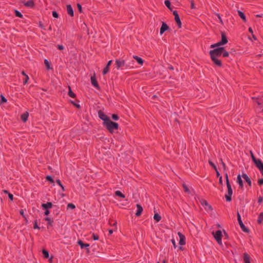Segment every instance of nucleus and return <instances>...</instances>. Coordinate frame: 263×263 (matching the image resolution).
Instances as JSON below:
<instances>
[{
  "instance_id": "1",
  "label": "nucleus",
  "mask_w": 263,
  "mask_h": 263,
  "mask_svg": "<svg viewBox=\"0 0 263 263\" xmlns=\"http://www.w3.org/2000/svg\"><path fill=\"white\" fill-rule=\"evenodd\" d=\"M216 49H214L210 51V54L212 60L216 65L221 66V63L220 60L217 59V57L221 55L224 50L223 47H217Z\"/></svg>"
},
{
  "instance_id": "2",
  "label": "nucleus",
  "mask_w": 263,
  "mask_h": 263,
  "mask_svg": "<svg viewBox=\"0 0 263 263\" xmlns=\"http://www.w3.org/2000/svg\"><path fill=\"white\" fill-rule=\"evenodd\" d=\"M226 182H227V186L228 188V192L227 194H226L225 197L227 201H230L231 200V196L233 193V191L231 186V184L229 181L228 175H226Z\"/></svg>"
},
{
  "instance_id": "3",
  "label": "nucleus",
  "mask_w": 263,
  "mask_h": 263,
  "mask_svg": "<svg viewBox=\"0 0 263 263\" xmlns=\"http://www.w3.org/2000/svg\"><path fill=\"white\" fill-rule=\"evenodd\" d=\"M106 128L110 132H113L114 130L117 129L118 127V124L110 120L107 121L106 123L104 124Z\"/></svg>"
},
{
  "instance_id": "4",
  "label": "nucleus",
  "mask_w": 263,
  "mask_h": 263,
  "mask_svg": "<svg viewBox=\"0 0 263 263\" xmlns=\"http://www.w3.org/2000/svg\"><path fill=\"white\" fill-rule=\"evenodd\" d=\"M228 42V40L226 36L224 33H222L221 34V41L218 42L216 44H212L211 45V48H214L217 47H219L221 45L226 44Z\"/></svg>"
},
{
  "instance_id": "5",
  "label": "nucleus",
  "mask_w": 263,
  "mask_h": 263,
  "mask_svg": "<svg viewBox=\"0 0 263 263\" xmlns=\"http://www.w3.org/2000/svg\"><path fill=\"white\" fill-rule=\"evenodd\" d=\"M212 234L213 235L215 239L217 241V242L219 245H222V241H221V238H222V233L220 230H218L216 231L215 232H213Z\"/></svg>"
},
{
  "instance_id": "6",
  "label": "nucleus",
  "mask_w": 263,
  "mask_h": 263,
  "mask_svg": "<svg viewBox=\"0 0 263 263\" xmlns=\"http://www.w3.org/2000/svg\"><path fill=\"white\" fill-rule=\"evenodd\" d=\"M237 219H238V221L239 226H240L241 229H242V230L245 232H248V230L246 228V227L245 226V225L243 224V222H242V221L241 220L240 215L239 214V213H237Z\"/></svg>"
},
{
  "instance_id": "7",
  "label": "nucleus",
  "mask_w": 263,
  "mask_h": 263,
  "mask_svg": "<svg viewBox=\"0 0 263 263\" xmlns=\"http://www.w3.org/2000/svg\"><path fill=\"white\" fill-rule=\"evenodd\" d=\"M116 65L118 69H122L125 65V63L122 60H116Z\"/></svg>"
},
{
  "instance_id": "8",
  "label": "nucleus",
  "mask_w": 263,
  "mask_h": 263,
  "mask_svg": "<svg viewBox=\"0 0 263 263\" xmlns=\"http://www.w3.org/2000/svg\"><path fill=\"white\" fill-rule=\"evenodd\" d=\"M98 115L99 118L104 121V124L109 120V118L101 111L98 112Z\"/></svg>"
},
{
  "instance_id": "9",
  "label": "nucleus",
  "mask_w": 263,
  "mask_h": 263,
  "mask_svg": "<svg viewBox=\"0 0 263 263\" xmlns=\"http://www.w3.org/2000/svg\"><path fill=\"white\" fill-rule=\"evenodd\" d=\"M256 166V167L259 170L261 174L263 175V163L260 161V160H257V161H256L254 163Z\"/></svg>"
},
{
  "instance_id": "10",
  "label": "nucleus",
  "mask_w": 263,
  "mask_h": 263,
  "mask_svg": "<svg viewBox=\"0 0 263 263\" xmlns=\"http://www.w3.org/2000/svg\"><path fill=\"white\" fill-rule=\"evenodd\" d=\"M201 203L202 205V206L204 208L205 210L209 211L212 210L211 206L209 205L205 200H202L201 201Z\"/></svg>"
},
{
  "instance_id": "11",
  "label": "nucleus",
  "mask_w": 263,
  "mask_h": 263,
  "mask_svg": "<svg viewBox=\"0 0 263 263\" xmlns=\"http://www.w3.org/2000/svg\"><path fill=\"white\" fill-rule=\"evenodd\" d=\"M178 234L179 237V244L180 245H184L185 243V236L183 234H182L180 232H178Z\"/></svg>"
},
{
  "instance_id": "12",
  "label": "nucleus",
  "mask_w": 263,
  "mask_h": 263,
  "mask_svg": "<svg viewBox=\"0 0 263 263\" xmlns=\"http://www.w3.org/2000/svg\"><path fill=\"white\" fill-rule=\"evenodd\" d=\"M168 29V26L165 23H162L161 27L160 28V33L162 34L164 32L167 30Z\"/></svg>"
},
{
  "instance_id": "13",
  "label": "nucleus",
  "mask_w": 263,
  "mask_h": 263,
  "mask_svg": "<svg viewBox=\"0 0 263 263\" xmlns=\"http://www.w3.org/2000/svg\"><path fill=\"white\" fill-rule=\"evenodd\" d=\"M136 206H137V212L136 213V215L137 216H139L141 213H142V212L143 211V208L139 204H137L136 205Z\"/></svg>"
},
{
  "instance_id": "14",
  "label": "nucleus",
  "mask_w": 263,
  "mask_h": 263,
  "mask_svg": "<svg viewBox=\"0 0 263 263\" xmlns=\"http://www.w3.org/2000/svg\"><path fill=\"white\" fill-rule=\"evenodd\" d=\"M111 63H112V60H110L108 61V62L107 64V65L103 69V74H106L109 71V66H110Z\"/></svg>"
},
{
  "instance_id": "15",
  "label": "nucleus",
  "mask_w": 263,
  "mask_h": 263,
  "mask_svg": "<svg viewBox=\"0 0 263 263\" xmlns=\"http://www.w3.org/2000/svg\"><path fill=\"white\" fill-rule=\"evenodd\" d=\"M242 177L245 179V180L249 184L250 186L251 185V181L249 177L246 174H243L242 175Z\"/></svg>"
},
{
  "instance_id": "16",
  "label": "nucleus",
  "mask_w": 263,
  "mask_h": 263,
  "mask_svg": "<svg viewBox=\"0 0 263 263\" xmlns=\"http://www.w3.org/2000/svg\"><path fill=\"white\" fill-rule=\"evenodd\" d=\"M243 261L245 263H251L250 262V257L247 253L243 254Z\"/></svg>"
},
{
  "instance_id": "17",
  "label": "nucleus",
  "mask_w": 263,
  "mask_h": 263,
  "mask_svg": "<svg viewBox=\"0 0 263 263\" xmlns=\"http://www.w3.org/2000/svg\"><path fill=\"white\" fill-rule=\"evenodd\" d=\"M91 82L92 85L96 88L98 87V84L96 81L95 76L91 77Z\"/></svg>"
},
{
  "instance_id": "18",
  "label": "nucleus",
  "mask_w": 263,
  "mask_h": 263,
  "mask_svg": "<svg viewBox=\"0 0 263 263\" xmlns=\"http://www.w3.org/2000/svg\"><path fill=\"white\" fill-rule=\"evenodd\" d=\"M67 13L71 16L73 15V11L70 5H67Z\"/></svg>"
},
{
  "instance_id": "19",
  "label": "nucleus",
  "mask_w": 263,
  "mask_h": 263,
  "mask_svg": "<svg viewBox=\"0 0 263 263\" xmlns=\"http://www.w3.org/2000/svg\"><path fill=\"white\" fill-rule=\"evenodd\" d=\"M78 243L82 249L87 248L89 246L88 243H84L81 240H79Z\"/></svg>"
},
{
  "instance_id": "20",
  "label": "nucleus",
  "mask_w": 263,
  "mask_h": 263,
  "mask_svg": "<svg viewBox=\"0 0 263 263\" xmlns=\"http://www.w3.org/2000/svg\"><path fill=\"white\" fill-rule=\"evenodd\" d=\"M52 203L51 202H47V203H43L42 204V206L45 209H47L48 208H51L52 207Z\"/></svg>"
},
{
  "instance_id": "21",
  "label": "nucleus",
  "mask_w": 263,
  "mask_h": 263,
  "mask_svg": "<svg viewBox=\"0 0 263 263\" xmlns=\"http://www.w3.org/2000/svg\"><path fill=\"white\" fill-rule=\"evenodd\" d=\"M29 116V113L28 112H26L25 113L23 114L21 116V119L24 121L26 122L27 120V118Z\"/></svg>"
},
{
  "instance_id": "22",
  "label": "nucleus",
  "mask_w": 263,
  "mask_h": 263,
  "mask_svg": "<svg viewBox=\"0 0 263 263\" xmlns=\"http://www.w3.org/2000/svg\"><path fill=\"white\" fill-rule=\"evenodd\" d=\"M133 58L136 60V61L138 63V64H140V65H142L143 63V60L141 58H139L137 56H136V55H134L133 56Z\"/></svg>"
},
{
  "instance_id": "23",
  "label": "nucleus",
  "mask_w": 263,
  "mask_h": 263,
  "mask_svg": "<svg viewBox=\"0 0 263 263\" xmlns=\"http://www.w3.org/2000/svg\"><path fill=\"white\" fill-rule=\"evenodd\" d=\"M237 182L239 184V186L241 187H242V186H243V183H242V180L241 179V176H240V175L237 176Z\"/></svg>"
},
{
  "instance_id": "24",
  "label": "nucleus",
  "mask_w": 263,
  "mask_h": 263,
  "mask_svg": "<svg viewBox=\"0 0 263 263\" xmlns=\"http://www.w3.org/2000/svg\"><path fill=\"white\" fill-rule=\"evenodd\" d=\"M161 217L160 215H159L158 213H155L154 216V219L157 222L161 220Z\"/></svg>"
},
{
  "instance_id": "25",
  "label": "nucleus",
  "mask_w": 263,
  "mask_h": 263,
  "mask_svg": "<svg viewBox=\"0 0 263 263\" xmlns=\"http://www.w3.org/2000/svg\"><path fill=\"white\" fill-rule=\"evenodd\" d=\"M24 5L27 7H32L33 6L34 3L32 1H29L25 3Z\"/></svg>"
},
{
  "instance_id": "26",
  "label": "nucleus",
  "mask_w": 263,
  "mask_h": 263,
  "mask_svg": "<svg viewBox=\"0 0 263 263\" xmlns=\"http://www.w3.org/2000/svg\"><path fill=\"white\" fill-rule=\"evenodd\" d=\"M238 13L239 16L242 19L243 21H246V16L243 12L238 10Z\"/></svg>"
},
{
  "instance_id": "27",
  "label": "nucleus",
  "mask_w": 263,
  "mask_h": 263,
  "mask_svg": "<svg viewBox=\"0 0 263 263\" xmlns=\"http://www.w3.org/2000/svg\"><path fill=\"white\" fill-rule=\"evenodd\" d=\"M175 21L176 22V23L177 24V25H178V26L179 27H181V21H180V20L179 18V15L178 16H176L175 17Z\"/></svg>"
},
{
  "instance_id": "28",
  "label": "nucleus",
  "mask_w": 263,
  "mask_h": 263,
  "mask_svg": "<svg viewBox=\"0 0 263 263\" xmlns=\"http://www.w3.org/2000/svg\"><path fill=\"white\" fill-rule=\"evenodd\" d=\"M115 195L122 198H124L125 197V196L119 191H116L115 192Z\"/></svg>"
},
{
  "instance_id": "29",
  "label": "nucleus",
  "mask_w": 263,
  "mask_h": 263,
  "mask_svg": "<svg viewBox=\"0 0 263 263\" xmlns=\"http://www.w3.org/2000/svg\"><path fill=\"white\" fill-rule=\"evenodd\" d=\"M256 102L259 106L263 105V97L257 99Z\"/></svg>"
},
{
  "instance_id": "30",
  "label": "nucleus",
  "mask_w": 263,
  "mask_h": 263,
  "mask_svg": "<svg viewBox=\"0 0 263 263\" xmlns=\"http://www.w3.org/2000/svg\"><path fill=\"white\" fill-rule=\"evenodd\" d=\"M44 63L47 69H51V67L50 66V63L47 60L45 59L44 60Z\"/></svg>"
},
{
  "instance_id": "31",
  "label": "nucleus",
  "mask_w": 263,
  "mask_h": 263,
  "mask_svg": "<svg viewBox=\"0 0 263 263\" xmlns=\"http://www.w3.org/2000/svg\"><path fill=\"white\" fill-rule=\"evenodd\" d=\"M68 95L71 98L75 97V94L72 91L70 87H69Z\"/></svg>"
},
{
  "instance_id": "32",
  "label": "nucleus",
  "mask_w": 263,
  "mask_h": 263,
  "mask_svg": "<svg viewBox=\"0 0 263 263\" xmlns=\"http://www.w3.org/2000/svg\"><path fill=\"white\" fill-rule=\"evenodd\" d=\"M263 220V213H261L258 218V222L259 223H261L262 221Z\"/></svg>"
},
{
  "instance_id": "33",
  "label": "nucleus",
  "mask_w": 263,
  "mask_h": 263,
  "mask_svg": "<svg viewBox=\"0 0 263 263\" xmlns=\"http://www.w3.org/2000/svg\"><path fill=\"white\" fill-rule=\"evenodd\" d=\"M164 4H165V5H166V6L168 8H169L170 9H171V7H170V6H171V3H170V2L169 1H167H167H165L164 2Z\"/></svg>"
},
{
  "instance_id": "34",
  "label": "nucleus",
  "mask_w": 263,
  "mask_h": 263,
  "mask_svg": "<svg viewBox=\"0 0 263 263\" xmlns=\"http://www.w3.org/2000/svg\"><path fill=\"white\" fill-rule=\"evenodd\" d=\"M42 252H43V254H44L45 258L49 257V253L46 250H43Z\"/></svg>"
},
{
  "instance_id": "35",
  "label": "nucleus",
  "mask_w": 263,
  "mask_h": 263,
  "mask_svg": "<svg viewBox=\"0 0 263 263\" xmlns=\"http://www.w3.org/2000/svg\"><path fill=\"white\" fill-rule=\"evenodd\" d=\"M15 13L16 16H17V17H23V15L21 13V12H20L19 11H18L17 10L15 11Z\"/></svg>"
},
{
  "instance_id": "36",
  "label": "nucleus",
  "mask_w": 263,
  "mask_h": 263,
  "mask_svg": "<svg viewBox=\"0 0 263 263\" xmlns=\"http://www.w3.org/2000/svg\"><path fill=\"white\" fill-rule=\"evenodd\" d=\"M46 179L47 180H48L49 181H50L51 183H53L54 182V181L53 180V179L52 178V177L50 176H47L46 177Z\"/></svg>"
},
{
  "instance_id": "37",
  "label": "nucleus",
  "mask_w": 263,
  "mask_h": 263,
  "mask_svg": "<svg viewBox=\"0 0 263 263\" xmlns=\"http://www.w3.org/2000/svg\"><path fill=\"white\" fill-rule=\"evenodd\" d=\"M67 208L68 209H73L75 208V205L74 204H73L72 203H69L68 205H67Z\"/></svg>"
},
{
  "instance_id": "38",
  "label": "nucleus",
  "mask_w": 263,
  "mask_h": 263,
  "mask_svg": "<svg viewBox=\"0 0 263 263\" xmlns=\"http://www.w3.org/2000/svg\"><path fill=\"white\" fill-rule=\"evenodd\" d=\"M45 220L48 222V224L49 225H51L52 222V220L50 218H49L48 217L46 218H45Z\"/></svg>"
},
{
  "instance_id": "39",
  "label": "nucleus",
  "mask_w": 263,
  "mask_h": 263,
  "mask_svg": "<svg viewBox=\"0 0 263 263\" xmlns=\"http://www.w3.org/2000/svg\"><path fill=\"white\" fill-rule=\"evenodd\" d=\"M57 183L62 187V190L64 191V187L63 186V185L62 184L60 180H57Z\"/></svg>"
},
{
  "instance_id": "40",
  "label": "nucleus",
  "mask_w": 263,
  "mask_h": 263,
  "mask_svg": "<svg viewBox=\"0 0 263 263\" xmlns=\"http://www.w3.org/2000/svg\"><path fill=\"white\" fill-rule=\"evenodd\" d=\"M1 103H5L7 102L6 99L2 95L1 96Z\"/></svg>"
},
{
  "instance_id": "41",
  "label": "nucleus",
  "mask_w": 263,
  "mask_h": 263,
  "mask_svg": "<svg viewBox=\"0 0 263 263\" xmlns=\"http://www.w3.org/2000/svg\"><path fill=\"white\" fill-rule=\"evenodd\" d=\"M57 47H58V49H59L60 50H63L65 48V47L63 45H58Z\"/></svg>"
},
{
  "instance_id": "42",
  "label": "nucleus",
  "mask_w": 263,
  "mask_h": 263,
  "mask_svg": "<svg viewBox=\"0 0 263 263\" xmlns=\"http://www.w3.org/2000/svg\"><path fill=\"white\" fill-rule=\"evenodd\" d=\"M222 53L223 57H227L229 56V52H228L227 51H224V50Z\"/></svg>"
},
{
  "instance_id": "43",
  "label": "nucleus",
  "mask_w": 263,
  "mask_h": 263,
  "mask_svg": "<svg viewBox=\"0 0 263 263\" xmlns=\"http://www.w3.org/2000/svg\"><path fill=\"white\" fill-rule=\"evenodd\" d=\"M112 119H113V120H118V118H118V116L117 115H116V114H113V115H112Z\"/></svg>"
},
{
  "instance_id": "44",
  "label": "nucleus",
  "mask_w": 263,
  "mask_h": 263,
  "mask_svg": "<svg viewBox=\"0 0 263 263\" xmlns=\"http://www.w3.org/2000/svg\"><path fill=\"white\" fill-rule=\"evenodd\" d=\"M251 154L252 159L253 162L255 163L256 161H257L258 159H256L255 158V157H254V155H253V154L252 153H251Z\"/></svg>"
},
{
  "instance_id": "45",
  "label": "nucleus",
  "mask_w": 263,
  "mask_h": 263,
  "mask_svg": "<svg viewBox=\"0 0 263 263\" xmlns=\"http://www.w3.org/2000/svg\"><path fill=\"white\" fill-rule=\"evenodd\" d=\"M216 15L218 17V20H219V22L221 24H222V21L221 20V17L220 16L219 14L218 13H215Z\"/></svg>"
},
{
  "instance_id": "46",
  "label": "nucleus",
  "mask_w": 263,
  "mask_h": 263,
  "mask_svg": "<svg viewBox=\"0 0 263 263\" xmlns=\"http://www.w3.org/2000/svg\"><path fill=\"white\" fill-rule=\"evenodd\" d=\"M183 189H184V191L185 192H190L189 189V188L187 187V186L186 185H183Z\"/></svg>"
},
{
  "instance_id": "47",
  "label": "nucleus",
  "mask_w": 263,
  "mask_h": 263,
  "mask_svg": "<svg viewBox=\"0 0 263 263\" xmlns=\"http://www.w3.org/2000/svg\"><path fill=\"white\" fill-rule=\"evenodd\" d=\"M52 15L55 18H58V14L55 11H53L52 12Z\"/></svg>"
},
{
  "instance_id": "48",
  "label": "nucleus",
  "mask_w": 263,
  "mask_h": 263,
  "mask_svg": "<svg viewBox=\"0 0 263 263\" xmlns=\"http://www.w3.org/2000/svg\"><path fill=\"white\" fill-rule=\"evenodd\" d=\"M209 163L210 164V165L215 170H216V166H215V165L211 161H209Z\"/></svg>"
},
{
  "instance_id": "49",
  "label": "nucleus",
  "mask_w": 263,
  "mask_h": 263,
  "mask_svg": "<svg viewBox=\"0 0 263 263\" xmlns=\"http://www.w3.org/2000/svg\"><path fill=\"white\" fill-rule=\"evenodd\" d=\"M77 7H78V8L79 9V11L80 12H82V6H81V5L80 4H77Z\"/></svg>"
},
{
  "instance_id": "50",
  "label": "nucleus",
  "mask_w": 263,
  "mask_h": 263,
  "mask_svg": "<svg viewBox=\"0 0 263 263\" xmlns=\"http://www.w3.org/2000/svg\"><path fill=\"white\" fill-rule=\"evenodd\" d=\"M258 182L259 185L263 184V179H259Z\"/></svg>"
},
{
  "instance_id": "51",
  "label": "nucleus",
  "mask_w": 263,
  "mask_h": 263,
  "mask_svg": "<svg viewBox=\"0 0 263 263\" xmlns=\"http://www.w3.org/2000/svg\"><path fill=\"white\" fill-rule=\"evenodd\" d=\"M93 238L94 240H98L99 239V236L98 235L93 234Z\"/></svg>"
},
{
  "instance_id": "52",
  "label": "nucleus",
  "mask_w": 263,
  "mask_h": 263,
  "mask_svg": "<svg viewBox=\"0 0 263 263\" xmlns=\"http://www.w3.org/2000/svg\"><path fill=\"white\" fill-rule=\"evenodd\" d=\"M29 80V77L28 76H25V79L24 80V83L26 84L27 83L28 80Z\"/></svg>"
},
{
  "instance_id": "53",
  "label": "nucleus",
  "mask_w": 263,
  "mask_h": 263,
  "mask_svg": "<svg viewBox=\"0 0 263 263\" xmlns=\"http://www.w3.org/2000/svg\"><path fill=\"white\" fill-rule=\"evenodd\" d=\"M8 196H9V198H10V199L11 200H13V195L12 194L9 193L8 194Z\"/></svg>"
},
{
  "instance_id": "54",
  "label": "nucleus",
  "mask_w": 263,
  "mask_h": 263,
  "mask_svg": "<svg viewBox=\"0 0 263 263\" xmlns=\"http://www.w3.org/2000/svg\"><path fill=\"white\" fill-rule=\"evenodd\" d=\"M191 7L192 9H195V5H194V3L193 2H191Z\"/></svg>"
},
{
  "instance_id": "55",
  "label": "nucleus",
  "mask_w": 263,
  "mask_h": 263,
  "mask_svg": "<svg viewBox=\"0 0 263 263\" xmlns=\"http://www.w3.org/2000/svg\"><path fill=\"white\" fill-rule=\"evenodd\" d=\"M172 243H173V245L174 247L175 248H176V242H175V240H174V239H172Z\"/></svg>"
},
{
  "instance_id": "56",
  "label": "nucleus",
  "mask_w": 263,
  "mask_h": 263,
  "mask_svg": "<svg viewBox=\"0 0 263 263\" xmlns=\"http://www.w3.org/2000/svg\"><path fill=\"white\" fill-rule=\"evenodd\" d=\"M34 229H39V227H38L36 222H35V223H34Z\"/></svg>"
},
{
  "instance_id": "57",
  "label": "nucleus",
  "mask_w": 263,
  "mask_h": 263,
  "mask_svg": "<svg viewBox=\"0 0 263 263\" xmlns=\"http://www.w3.org/2000/svg\"><path fill=\"white\" fill-rule=\"evenodd\" d=\"M173 14L174 15V16L175 17L176 16H178L179 15L177 13V11H173Z\"/></svg>"
},
{
  "instance_id": "58",
  "label": "nucleus",
  "mask_w": 263,
  "mask_h": 263,
  "mask_svg": "<svg viewBox=\"0 0 263 263\" xmlns=\"http://www.w3.org/2000/svg\"><path fill=\"white\" fill-rule=\"evenodd\" d=\"M49 214V211L48 210H46L45 212V215H48Z\"/></svg>"
},
{
  "instance_id": "59",
  "label": "nucleus",
  "mask_w": 263,
  "mask_h": 263,
  "mask_svg": "<svg viewBox=\"0 0 263 263\" xmlns=\"http://www.w3.org/2000/svg\"><path fill=\"white\" fill-rule=\"evenodd\" d=\"M221 165H222V167H223V169H225L226 168V165H225L224 163L222 161H221Z\"/></svg>"
},
{
  "instance_id": "60",
  "label": "nucleus",
  "mask_w": 263,
  "mask_h": 263,
  "mask_svg": "<svg viewBox=\"0 0 263 263\" xmlns=\"http://www.w3.org/2000/svg\"><path fill=\"white\" fill-rule=\"evenodd\" d=\"M249 32H250L251 33L253 34V30H252V29L251 27H250V28H249Z\"/></svg>"
},
{
  "instance_id": "61",
  "label": "nucleus",
  "mask_w": 263,
  "mask_h": 263,
  "mask_svg": "<svg viewBox=\"0 0 263 263\" xmlns=\"http://www.w3.org/2000/svg\"><path fill=\"white\" fill-rule=\"evenodd\" d=\"M262 201V198L259 197L258 199V202H261Z\"/></svg>"
},
{
  "instance_id": "62",
  "label": "nucleus",
  "mask_w": 263,
  "mask_h": 263,
  "mask_svg": "<svg viewBox=\"0 0 263 263\" xmlns=\"http://www.w3.org/2000/svg\"><path fill=\"white\" fill-rule=\"evenodd\" d=\"M72 103L74 104V105L75 106H76L77 107H78V108H79V107H80V105H79V104H75V103H73L72 102Z\"/></svg>"
},
{
  "instance_id": "63",
  "label": "nucleus",
  "mask_w": 263,
  "mask_h": 263,
  "mask_svg": "<svg viewBox=\"0 0 263 263\" xmlns=\"http://www.w3.org/2000/svg\"><path fill=\"white\" fill-rule=\"evenodd\" d=\"M112 233H113V230H109V234L110 235H111Z\"/></svg>"
},
{
  "instance_id": "64",
  "label": "nucleus",
  "mask_w": 263,
  "mask_h": 263,
  "mask_svg": "<svg viewBox=\"0 0 263 263\" xmlns=\"http://www.w3.org/2000/svg\"><path fill=\"white\" fill-rule=\"evenodd\" d=\"M252 37L253 39L254 40H256V37H255V36L252 34Z\"/></svg>"
}]
</instances>
